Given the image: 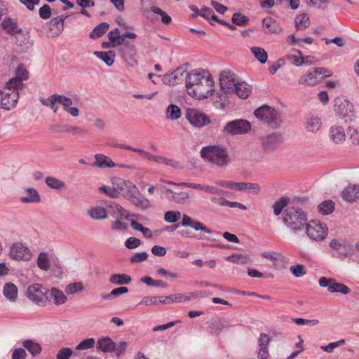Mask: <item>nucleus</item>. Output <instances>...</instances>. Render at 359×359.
Masks as SVG:
<instances>
[{
	"mask_svg": "<svg viewBox=\"0 0 359 359\" xmlns=\"http://www.w3.org/2000/svg\"><path fill=\"white\" fill-rule=\"evenodd\" d=\"M95 341L93 338H88L81 341L76 347V350H86L94 347Z\"/></svg>",
	"mask_w": 359,
	"mask_h": 359,
	"instance_id": "nucleus-59",
	"label": "nucleus"
},
{
	"mask_svg": "<svg viewBox=\"0 0 359 359\" xmlns=\"http://www.w3.org/2000/svg\"><path fill=\"white\" fill-rule=\"evenodd\" d=\"M97 348L104 353L112 352L115 348V343L109 337L99 339L97 341Z\"/></svg>",
	"mask_w": 359,
	"mask_h": 359,
	"instance_id": "nucleus-33",
	"label": "nucleus"
},
{
	"mask_svg": "<svg viewBox=\"0 0 359 359\" xmlns=\"http://www.w3.org/2000/svg\"><path fill=\"white\" fill-rule=\"evenodd\" d=\"M250 50L253 55L260 63H266L268 59V54L264 48L260 47H252Z\"/></svg>",
	"mask_w": 359,
	"mask_h": 359,
	"instance_id": "nucleus-50",
	"label": "nucleus"
},
{
	"mask_svg": "<svg viewBox=\"0 0 359 359\" xmlns=\"http://www.w3.org/2000/svg\"><path fill=\"white\" fill-rule=\"evenodd\" d=\"M262 24L263 27L266 29L265 32L279 34L283 31L280 24L271 17L264 18L262 20Z\"/></svg>",
	"mask_w": 359,
	"mask_h": 359,
	"instance_id": "nucleus-24",
	"label": "nucleus"
},
{
	"mask_svg": "<svg viewBox=\"0 0 359 359\" xmlns=\"http://www.w3.org/2000/svg\"><path fill=\"white\" fill-rule=\"evenodd\" d=\"M185 72L182 67L177 68L174 72L165 74L163 76V81L165 84L170 86H175L179 83L180 77L178 76V74H180L181 76H183V74Z\"/></svg>",
	"mask_w": 359,
	"mask_h": 359,
	"instance_id": "nucleus-27",
	"label": "nucleus"
},
{
	"mask_svg": "<svg viewBox=\"0 0 359 359\" xmlns=\"http://www.w3.org/2000/svg\"><path fill=\"white\" fill-rule=\"evenodd\" d=\"M52 130L55 133H69L72 135H84L87 131L80 127L69 124H59L52 127Z\"/></svg>",
	"mask_w": 359,
	"mask_h": 359,
	"instance_id": "nucleus-18",
	"label": "nucleus"
},
{
	"mask_svg": "<svg viewBox=\"0 0 359 359\" xmlns=\"http://www.w3.org/2000/svg\"><path fill=\"white\" fill-rule=\"evenodd\" d=\"M185 118L196 128H202L211 123L208 116L195 108H187Z\"/></svg>",
	"mask_w": 359,
	"mask_h": 359,
	"instance_id": "nucleus-7",
	"label": "nucleus"
},
{
	"mask_svg": "<svg viewBox=\"0 0 359 359\" xmlns=\"http://www.w3.org/2000/svg\"><path fill=\"white\" fill-rule=\"evenodd\" d=\"M22 346L31 353L32 355H36L41 351V346L32 341V340H25L22 342Z\"/></svg>",
	"mask_w": 359,
	"mask_h": 359,
	"instance_id": "nucleus-51",
	"label": "nucleus"
},
{
	"mask_svg": "<svg viewBox=\"0 0 359 359\" xmlns=\"http://www.w3.org/2000/svg\"><path fill=\"white\" fill-rule=\"evenodd\" d=\"M49 262L50 260L48 253L45 252H40L36 261L38 267L43 271H47L50 269Z\"/></svg>",
	"mask_w": 359,
	"mask_h": 359,
	"instance_id": "nucleus-47",
	"label": "nucleus"
},
{
	"mask_svg": "<svg viewBox=\"0 0 359 359\" xmlns=\"http://www.w3.org/2000/svg\"><path fill=\"white\" fill-rule=\"evenodd\" d=\"M88 215L93 219H104L107 217L105 208L100 206L90 209L88 210Z\"/></svg>",
	"mask_w": 359,
	"mask_h": 359,
	"instance_id": "nucleus-46",
	"label": "nucleus"
},
{
	"mask_svg": "<svg viewBox=\"0 0 359 359\" xmlns=\"http://www.w3.org/2000/svg\"><path fill=\"white\" fill-rule=\"evenodd\" d=\"M16 76L22 79V81H26L29 78V73L25 68V67L22 64L18 65L16 69Z\"/></svg>",
	"mask_w": 359,
	"mask_h": 359,
	"instance_id": "nucleus-63",
	"label": "nucleus"
},
{
	"mask_svg": "<svg viewBox=\"0 0 359 359\" xmlns=\"http://www.w3.org/2000/svg\"><path fill=\"white\" fill-rule=\"evenodd\" d=\"M49 29L53 34L57 36L60 34L64 29V23L62 18H53L48 22Z\"/></svg>",
	"mask_w": 359,
	"mask_h": 359,
	"instance_id": "nucleus-40",
	"label": "nucleus"
},
{
	"mask_svg": "<svg viewBox=\"0 0 359 359\" xmlns=\"http://www.w3.org/2000/svg\"><path fill=\"white\" fill-rule=\"evenodd\" d=\"M270 341L269 337L265 333H261L259 337V351L258 358L259 359H266L269 355L268 346Z\"/></svg>",
	"mask_w": 359,
	"mask_h": 359,
	"instance_id": "nucleus-20",
	"label": "nucleus"
},
{
	"mask_svg": "<svg viewBox=\"0 0 359 359\" xmlns=\"http://www.w3.org/2000/svg\"><path fill=\"white\" fill-rule=\"evenodd\" d=\"M348 135L351 140V142L355 145L359 146V134L358 132L353 128L349 127L347 130Z\"/></svg>",
	"mask_w": 359,
	"mask_h": 359,
	"instance_id": "nucleus-64",
	"label": "nucleus"
},
{
	"mask_svg": "<svg viewBox=\"0 0 359 359\" xmlns=\"http://www.w3.org/2000/svg\"><path fill=\"white\" fill-rule=\"evenodd\" d=\"M23 86V81H22V79L18 76H15L14 77L10 79L6 83V86L4 88L7 90H10V91H15L18 93V90L21 89Z\"/></svg>",
	"mask_w": 359,
	"mask_h": 359,
	"instance_id": "nucleus-42",
	"label": "nucleus"
},
{
	"mask_svg": "<svg viewBox=\"0 0 359 359\" xmlns=\"http://www.w3.org/2000/svg\"><path fill=\"white\" fill-rule=\"evenodd\" d=\"M282 136L280 133H271L262 137V145L264 151H273L282 142Z\"/></svg>",
	"mask_w": 359,
	"mask_h": 359,
	"instance_id": "nucleus-16",
	"label": "nucleus"
},
{
	"mask_svg": "<svg viewBox=\"0 0 359 359\" xmlns=\"http://www.w3.org/2000/svg\"><path fill=\"white\" fill-rule=\"evenodd\" d=\"M165 190L171 195L169 199L177 204L184 205L187 203L189 199V194L187 191H174L167 187H165Z\"/></svg>",
	"mask_w": 359,
	"mask_h": 359,
	"instance_id": "nucleus-23",
	"label": "nucleus"
},
{
	"mask_svg": "<svg viewBox=\"0 0 359 359\" xmlns=\"http://www.w3.org/2000/svg\"><path fill=\"white\" fill-rule=\"evenodd\" d=\"M295 27L298 30H302L307 28L310 24L308 14L302 13L297 15L294 20Z\"/></svg>",
	"mask_w": 359,
	"mask_h": 359,
	"instance_id": "nucleus-48",
	"label": "nucleus"
},
{
	"mask_svg": "<svg viewBox=\"0 0 359 359\" xmlns=\"http://www.w3.org/2000/svg\"><path fill=\"white\" fill-rule=\"evenodd\" d=\"M100 190L112 198H116L120 195V191H118L117 189H114V187L102 186L100 188Z\"/></svg>",
	"mask_w": 359,
	"mask_h": 359,
	"instance_id": "nucleus-61",
	"label": "nucleus"
},
{
	"mask_svg": "<svg viewBox=\"0 0 359 359\" xmlns=\"http://www.w3.org/2000/svg\"><path fill=\"white\" fill-rule=\"evenodd\" d=\"M41 103L46 107L50 108L53 113H57L58 111V107L57 104H59L58 94H53L49 96L48 98H40Z\"/></svg>",
	"mask_w": 359,
	"mask_h": 359,
	"instance_id": "nucleus-36",
	"label": "nucleus"
},
{
	"mask_svg": "<svg viewBox=\"0 0 359 359\" xmlns=\"http://www.w3.org/2000/svg\"><path fill=\"white\" fill-rule=\"evenodd\" d=\"M46 299H53V302L56 304H64L67 300V297L64 292L56 288H52L50 290L46 291Z\"/></svg>",
	"mask_w": 359,
	"mask_h": 359,
	"instance_id": "nucleus-29",
	"label": "nucleus"
},
{
	"mask_svg": "<svg viewBox=\"0 0 359 359\" xmlns=\"http://www.w3.org/2000/svg\"><path fill=\"white\" fill-rule=\"evenodd\" d=\"M290 271L292 274L297 278L302 277L306 274L305 266L303 264H297L292 265L290 267Z\"/></svg>",
	"mask_w": 359,
	"mask_h": 359,
	"instance_id": "nucleus-57",
	"label": "nucleus"
},
{
	"mask_svg": "<svg viewBox=\"0 0 359 359\" xmlns=\"http://www.w3.org/2000/svg\"><path fill=\"white\" fill-rule=\"evenodd\" d=\"M200 153L203 159L219 167L226 166L231 161L226 149L220 146L203 147Z\"/></svg>",
	"mask_w": 359,
	"mask_h": 359,
	"instance_id": "nucleus-1",
	"label": "nucleus"
},
{
	"mask_svg": "<svg viewBox=\"0 0 359 359\" xmlns=\"http://www.w3.org/2000/svg\"><path fill=\"white\" fill-rule=\"evenodd\" d=\"M95 161L91 165L93 167H97L100 168H113L116 166L115 163L108 156L97 154L95 155Z\"/></svg>",
	"mask_w": 359,
	"mask_h": 359,
	"instance_id": "nucleus-26",
	"label": "nucleus"
},
{
	"mask_svg": "<svg viewBox=\"0 0 359 359\" xmlns=\"http://www.w3.org/2000/svg\"><path fill=\"white\" fill-rule=\"evenodd\" d=\"M329 136L335 144L342 143L346 140L344 128L339 126H332L330 128Z\"/></svg>",
	"mask_w": 359,
	"mask_h": 359,
	"instance_id": "nucleus-22",
	"label": "nucleus"
},
{
	"mask_svg": "<svg viewBox=\"0 0 359 359\" xmlns=\"http://www.w3.org/2000/svg\"><path fill=\"white\" fill-rule=\"evenodd\" d=\"M322 126L321 118L317 115H311L306 118L305 128L307 131L317 133Z\"/></svg>",
	"mask_w": 359,
	"mask_h": 359,
	"instance_id": "nucleus-25",
	"label": "nucleus"
},
{
	"mask_svg": "<svg viewBox=\"0 0 359 359\" xmlns=\"http://www.w3.org/2000/svg\"><path fill=\"white\" fill-rule=\"evenodd\" d=\"M319 285L323 287H327V290L332 293H341L347 294L351 292L348 286L344 283H339L335 281L333 278H328L326 277H321L319 279Z\"/></svg>",
	"mask_w": 359,
	"mask_h": 359,
	"instance_id": "nucleus-11",
	"label": "nucleus"
},
{
	"mask_svg": "<svg viewBox=\"0 0 359 359\" xmlns=\"http://www.w3.org/2000/svg\"><path fill=\"white\" fill-rule=\"evenodd\" d=\"M18 288L12 283H6L3 287V294L6 299L11 302L16 301L18 298Z\"/></svg>",
	"mask_w": 359,
	"mask_h": 359,
	"instance_id": "nucleus-32",
	"label": "nucleus"
},
{
	"mask_svg": "<svg viewBox=\"0 0 359 359\" xmlns=\"http://www.w3.org/2000/svg\"><path fill=\"white\" fill-rule=\"evenodd\" d=\"M313 70L316 73L318 76L317 77L319 79V81L323 78L329 77L332 74V71L327 68L316 67L313 68Z\"/></svg>",
	"mask_w": 359,
	"mask_h": 359,
	"instance_id": "nucleus-60",
	"label": "nucleus"
},
{
	"mask_svg": "<svg viewBox=\"0 0 359 359\" xmlns=\"http://www.w3.org/2000/svg\"><path fill=\"white\" fill-rule=\"evenodd\" d=\"M334 208L335 203L332 200H326L318 205V210L323 215H327L334 210Z\"/></svg>",
	"mask_w": 359,
	"mask_h": 359,
	"instance_id": "nucleus-41",
	"label": "nucleus"
},
{
	"mask_svg": "<svg viewBox=\"0 0 359 359\" xmlns=\"http://www.w3.org/2000/svg\"><path fill=\"white\" fill-rule=\"evenodd\" d=\"M46 184L52 189L62 190L66 188V184L63 181L54 177H47Z\"/></svg>",
	"mask_w": 359,
	"mask_h": 359,
	"instance_id": "nucleus-45",
	"label": "nucleus"
},
{
	"mask_svg": "<svg viewBox=\"0 0 359 359\" xmlns=\"http://www.w3.org/2000/svg\"><path fill=\"white\" fill-rule=\"evenodd\" d=\"M231 20L233 23L238 26H244L249 22V18L241 13H235L232 15Z\"/></svg>",
	"mask_w": 359,
	"mask_h": 359,
	"instance_id": "nucleus-53",
	"label": "nucleus"
},
{
	"mask_svg": "<svg viewBox=\"0 0 359 359\" xmlns=\"http://www.w3.org/2000/svg\"><path fill=\"white\" fill-rule=\"evenodd\" d=\"M121 195L129 201L130 198H134L135 195H140V191L134 184L128 182Z\"/></svg>",
	"mask_w": 359,
	"mask_h": 359,
	"instance_id": "nucleus-44",
	"label": "nucleus"
},
{
	"mask_svg": "<svg viewBox=\"0 0 359 359\" xmlns=\"http://www.w3.org/2000/svg\"><path fill=\"white\" fill-rule=\"evenodd\" d=\"M151 11L155 14L160 15L161 16V21L165 24L169 25L171 21V17L168 15L165 11L158 7L152 6L151 7Z\"/></svg>",
	"mask_w": 359,
	"mask_h": 359,
	"instance_id": "nucleus-56",
	"label": "nucleus"
},
{
	"mask_svg": "<svg viewBox=\"0 0 359 359\" xmlns=\"http://www.w3.org/2000/svg\"><path fill=\"white\" fill-rule=\"evenodd\" d=\"M19 98L18 93L4 88L0 90V108L11 110L14 108Z\"/></svg>",
	"mask_w": 359,
	"mask_h": 359,
	"instance_id": "nucleus-13",
	"label": "nucleus"
},
{
	"mask_svg": "<svg viewBox=\"0 0 359 359\" xmlns=\"http://www.w3.org/2000/svg\"><path fill=\"white\" fill-rule=\"evenodd\" d=\"M83 290V285L81 282H76L74 283L69 284L65 287V292L67 294H76L79 292H81Z\"/></svg>",
	"mask_w": 359,
	"mask_h": 359,
	"instance_id": "nucleus-54",
	"label": "nucleus"
},
{
	"mask_svg": "<svg viewBox=\"0 0 359 359\" xmlns=\"http://www.w3.org/2000/svg\"><path fill=\"white\" fill-rule=\"evenodd\" d=\"M1 26L10 36H14L22 32V29L18 26L17 20L11 18H6L2 21Z\"/></svg>",
	"mask_w": 359,
	"mask_h": 359,
	"instance_id": "nucleus-19",
	"label": "nucleus"
},
{
	"mask_svg": "<svg viewBox=\"0 0 359 359\" xmlns=\"http://www.w3.org/2000/svg\"><path fill=\"white\" fill-rule=\"evenodd\" d=\"M307 220V215L299 207L289 206L284 210L283 221L292 231H301L306 224Z\"/></svg>",
	"mask_w": 359,
	"mask_h": 359,
	"instance_id": "nucleus-2",
	"label": "nucleus"
},
{
	"mask_svg": "<svg viewBox=\"0 0 359 359\" xmlns=\"http://www.w3.org/2000/svg\"><path fill=\"white\" fill-rule=\"evenodd\" d=\"M344 200L348 203H353L359 198V187L353 184L346 187L341 194Z\"/></svg>",
	"mask_w": 359,
	"mask_h": 359,
	"instance_id": "nucleus-21",
	"label": "nucleus"
},
{
	"mask_svg": "<svg viewBox=\"0 0 359 359\" xmlns=\"http://www.w3.org/2000/svg\"><path fill=\"white\" fill-rule=\"evenodd\" d=\"M332 256L342 259L353 254V248L344 240L332 239L330 243Z\"/></svg>",
	"mask_w": 359,
	"mask_h": 359,
	"instance_id": "nucleus-8",
	"label": "nucleus"
},
{
	"mask_svg": "<svg viewBox=\"0 0 359 359\" xmlns=\"http://www.w3.org/2000/svg\"><path fill=\"white\" fill-rule=\"evenodd\" d=\"M26 196L20 197V201L24 203H35L41 201V196L39 192L34 188L26 189Z\"/></svg>",
	"mask_w": 359,
	"mask_h": 359,
	"instance_id": "nucleus-30",
	"label": "nucleus"
},
{
	"mask_svg": "<svg viewBox=\"0 0 359 359\" xmlns=\"http://www.w3.org/2000/svg\"><path fill=\"white\" fill-rule=\"evenodd\" d=\"M205 84L208 83H205ZM214 90L215 82L212 76H211V83H208V86H206L203 81H201V83L196 86L195 88H189L188 94L194 98L202 100L212 96Z\"/></svg>",
	"mask_w": 359,
	"mask_h": 359,
	"instance_id": "nucleus-9",
	"label": "nucleus"
},
{
	"mask_svg": "<svg viewBox=\"0 0 359 359\" xmlns=\"http://www.w3.org/2000/svg\"><path fill=\"white\" fill-rule=\"evenodd\" d=\"M94 55L103 61L107 66H111L114 62L115 53L113 50L95 51Z\"/></svg>",
	"mask_w": 359,
	"mask_h": 359,
	"instance_id": "nucleus-35",
	"label": "nucleus"
},
{
	"mask_svg": "<svg viewBox=\"0 0 359 359\" xmlns=\"http://www.w3.org/2000/svg\"><path fill=\"white\" fill-rule=\"evenodd\" d=\"M251 129V124L244 119H237L228 122L224 131L228 134L236 135L247 133Z\"/></svg>",
	"mask_w": 359,
	"mask_h": 359,
	"instance_id": "nucleus-10",
	"label": "nucleus"
},
{
	"mask_svg": "<svg viewBox=\"0 0 359 359\" xmlns=\"http://www.w3.org/2000/svg\"><path fill=\"white\" fill-rule=\"evenodd\" d=\"M73 351L72 348L65 347L60 349L57 353V359H69L72 356Z\"/></svg>",
	"mask_w": 359,
	"mask_h": 359,
	"instance_id": "nucleus-62",
	"label": "nucleus"
},
{
	"mask_svg": "<svg viewBox=\"0 0 359 359\" xmlns=\"http://www.w3.org/2000/svg\"><path fill=\"white\" fill-rule=\"evenodd\" d=\"M181 217V212L178 210H170L165 213L164 219L168 223H174L177 222Z\"/></svg>",
	"mask_w": 359,
	"mask_h": 359,
	"instance_id": "nucleus-55",
	"label": "nucleus"
},
{
	"mask_svg": "<svg viewBox=\"0 0 359 359\" xmlns=\"http://www.w3.org/2000/svg\"><path fill=\"white\" fill-rule=\"evenodd\" d=\"M211 74L208 71H201L199 69H194L190 72L186 73V88L187 92L189 88H195L196 86L201 83V81H203L204 84L211 83ZM208 86V84H206Z\"/></svg>",
	"mask_w": 359,
	"mask_h": 359,
	"instance_id": "nucleus-4",
	"label": "nucleus"
},
{
	"mask_svg": "<svg viewBox=\"0 0 359 359\" xmlns=\"http://www.w3.org/2000/svg\"><path fill=\"white\" fill-rule=\"evenodd\" d=\"M236 190L248 191V193L258 194L260 191V187L257 183L236 182Z\"/></svg>",
	"mask_w": 359,
	"mask_h": 359,
	"instance_id": "nucleus-34",
	"label": "nucleus"
},
{
	"mask_svg": "<svg viewBox=\"0 0 359 359\" xmlns=\"http://www.w3.org/2000/svg\"><path fill=\"white\" fill-rule=\"evenodd\" d=\"M109 27V25L107 22L100 23L90 33V38L93 39L100 38L107 31Z\"/></svg>",
	"mask_w": 359,
	"mask_h": 359,
	"instance_id": "nucleus-43",
	"label": "nucleus"
},
{
	"mask_svg": "<svg viewBox=\"0 0 359 359\" xmlns=\"http://www.w3.org/2000/svg\"><path fill=\"white\" fill-rule=\"evenodd\" d=\"M290 199L286 196H282L278 198L273 205V214L276 216H279L283 210L287 208Z\"/></svg>",
	"mask_w": 359,
	"mask_h": 359,
	"instance_id": "nucleus-39",
	"label": "nucleus"
},
{
	"mask_svg": "<svg viewBox=\"0 0 359 359\" xmlns=\"http://www.w3.org/2000/svg\"><path fill=\"white\" fill-rule=\"evenodd\" d=\"M10 256L15 260H29L32 255L29 250L23 244L15 243L10 248Z\"/></svg>",
	"mask_w": 359,
	"mask_h": 359,
	"instance_id": "nucleus-15",
	"label": "nucleus"
},
{
	"mask_svg": "<svg viewBox=\"0 0 359 359\" xmlns=\"http://www.w3.org/2000/svg\"><path fill=\"white\" fill-rule=\"evenodd\" d=\"M120 51L122 57L130 66L133 67L137 64V61L135 59L136 49L134 45L126 42L124 43V46L121 47Z\"/></svg>",
	"mask_w": 359,
	"mask_h": 359,
	"instance_id": "nucleus-17",
	"label": "nucleus"
},
{
	"mask_svg": "<svg viewBox=\"0 0 359 359\" xmlns=\"http://www.w3.org/2000/svg\"><path fill=\"white\" fill-rule=\"evenodd\" d=\"M16 43L21 52L26 53L32 49L33 41L30 39V36L28 33L21 34L17 37Z\"/></svg>",
	"mask_w": 359,
	"mask_h": 359,
	"instance_id": "nucleus-28",
	"label": "nucleus"
},
{
	"mask_svg": "<svg viewBox=\"0 0 359 359\" xmlns=\"http://www.w3.org/2000/svg\"><path fill=\"white\" fill-rule=\"evenodd\" d=\"M46 289L41 284H33L27 290V297L37 305L43 304V296L46 295Z\"/></svg>",
	"mask_w": 359,
	"mask_h": 359,
	"instance_id": "nucleus-14",
	"label": "nucleus"
},
{
	"mask_svg": "<svg viewBox=\"0 0 359 359\" xmlns=\"http://www.w3.org/2000/svg\"><path fill=\"white\" fill-rule=\"evenodd\" d=\"M238 81L236 74L231 71H223L220 73L219 84L222 90L225 94L233 93V88L235 87Z\"/></svg>",
	"mask_w": 359,
	"mask_h": 359,
	"instance_id": "nucleus-12",
	"label": "nucleus"
},
{
	"mask_svg": "<svg viewBox=\"0 0 359 359\" xmlns=\"http://www.w3.org/2000/svg\"><path fill=\"white\" fill-rule=\"evenodd\" d=\"M233 89V93H236L237 95L241 99H246L249 97L252 92L250 86L245 81H238Z\"/></svg>",
	"mask_w": 359,
	"mask_h": 359,
	"instance_id": "nucleus-31",
	"label": "nucleus"
},
{
	"mask_svg": "<svg viewBox=\"0 0 359 359\" xmlns=\"http://www.w3.org/2000/svg\"><path fill=\"white\" fill-rule=\"evenodd\" d=\"M255 116L271 128H278L283 124L281 113L267 104H263L254 111Z\"/></svg>",
	"mask_w": 359,
	"mask_h": 359,
	"instance_id": "nucleus-3",
	"label": "nucleus"
},
{
	"mask_svg": "<svg viewBox=\"0 0 359 359\" xmlns=\"http://www.w3.org/2000/svg\"><path fill=\"white\" fill-rule=\"evenodd\" d=\"M109 208H117L118 209V215L116 216L117 219H129V212L127 210L124 209L122 206L117 203H111L109 205Z\"/></svg>",
	"mask_w": 359,
	"mask_h": 359,
	"instance_id": "nucleus-58",
	"label": "nucleus"
},
{
	"mask_svg": "<svg viewBox=\"0 0 359 359\" xmlns=\"http://www.w3.org/2000/svg\"><path fill=\"white\" fill-rule=\"evenodd\" d=\"M131 277L124 273L113 274L109 278V282L116 285H128L131 283Z\"/></svg>",
	"mask_w": 359,
	"mask_h": 359,
	"instance_id": "nucleus-38",
	"label": "nucleus"
},
{
	"mask_svg": "<svg viewBox=\"0 0 359 359\" xmlns=\"http://www.w3.org/2000/svg\"><path fill=\"white\" fill-rule=\"evenodd\" d=\"M181 114V109L178 106L173 104L168 106L166 109V117L168 119L172 121L177 120L180 118Z\"/></svg>",
	"mask_w": 359,
	"mask_h": 359,
	"instance_id": "nucleus-49",
	"label": "nucleus"
},
{
	"mask_svg": "<svg viewBox=\"0 0 359 359\" xmlns=\"http://www.w3.org/2000/svg\"><path fill=\"white\" fill-rule=\"evenodd\" d=\"M306 232L307 236L313 241H322L327 235V228L325 224L319 221L312 220L306 223Z\"/></svg>",
	"mask_w": 359,
	"mask_h": 359,
	"instance_id": "nucleus-6",
	"label": "nucleus"
},
{
	"mask_svg": "<svg viewBox=\"0 0 359 359\" xmlns=\"http://www.w3.org/2000/svg\"><path fill=\"white\" fill-rule=\"evenodd\" d=\"M317 76H318L313 69L309 71L299 79V83L302 85L314 86L319 81Z\"/></svg>",
	"mask_w": 359,
	"mask_h": 359,
	"instance_id": "nucleus-37",
	"label": "nucleus"
},
{
	"mask_svg": "<svg viewBox=\"0 0 359 359\" xmlns=\"http://www.w3.org/2000/svg\"><path fill=\"white\" fill-rule=\"evenodd\" d=\"M334 110L336 114L345 122H349L353 117V105L343 97L334 100Z\"/></svg>",
	"mask_w": 359,
	"mask_h": 359,
	"instance_id": "nucleus-5",
	"label": "nucleus"
},
{
	"mask_svg": "<svg viewBox=\"0 0 359 359\" xmlns=\"http://www.w3.org/2000/svg\"><path fill=\"white\" fill-rule=\"evenodd\" d=\"M129 201L134 204L135 206L142 209H147L149 206V200L142 196L139 197L138 195H135L134 198H130Z\"/></svg>",
	"mask_w": 359,
	"mask_h": 359,
	"instance_id": "nucleus-52",
	"label": "nucleus"
}]
</instances>
